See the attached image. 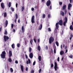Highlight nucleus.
Returning a JSON list of instances; mask_svg holds the SVG:
<instances>
[{
	"label": "nucleus",
	"instance_id": "obj_1",
	"mask_svg": "<svg viewBox=\"0 0 73 73\" xmlns=\"http://www.w3.org/2000/svg\"><path fill=\"white\" fill-rule=\"evenodd\" d=\"M58 24L60 25H63V21H62V20H60L59 21V22L57 23L56 24V29L57 30L58 29Z\"/></svg>",
	"mask_w": 73,
	"mask_h": 73
},
{
	"label": "nucleus",
	"instance_id": "obj_2",
	"mask_svg": "<svg viewBox=\"0 0 73 73\" xmlns=\"http://www.w3.org/2000/svg\"><path fill=\"white\" fill-rule=\"evenodd\" d=\"M5 54H6V52L5 51H3L2 52V54H1V56L2 58L4 59L5 58Z\"/></svg>",
	"mask_w": 73,
	"mask_h": 73
},
{
	"label": "nucleus",
	"instance_id": "obj_3",
	"mask_svg": "<svg viewBox=\"0 0 73 73\" xmlns=\"http://www.w3.org/2000/svg\"><path fill=\"white\" fill-rule=\"evenodd\" d=\"M54 41V38L53 37H51L50 38L49 40V44H52V43Z\"/></svg>",
	"mask_w": 73,
	"mask_h": 73
},
{
	"label": "nucleus",
	"instance_id": "obj_4",
	"mask_svg": "<svg viewBox=\"0 0 73 73\" xmlns=\"http://www.w3.org/2000/svg\"><path fill=\"white\" fill-rule=\"evenodd\" d=\"M54 69L56 71L57 69L58 70L59 69L58 67H57V64L56 62H54Z\"/></svg>",
	"mask_w": 73,
	"mask_h": 73
},
{
	"label": "nucleus",
	"instance_id": "obj_5",
	"mask_svg": "<svg viewBox=\"0 0 73 73\" xmlns=\"http://www.w3.org/2000/svg\"><path fill=\"white\" fill-rule=\"evenodd\" d=\"M68 21V18L67 17H65V21H64L63 22V25L64 26H65L66 25V23H67Z\"/></svg>",
	"mask_w": 73,
	"mask_h": 73
},
{
	"label": "nucleus",
	"instance_id": "obj_6",
	"mask_svg": "<svg viewBox=\"0 0 73 73\" xmlns=\"http://www.w3.org/2000/svg\"><path fill=\"white\" fill-rule=\"evenodd\" d=\"M50 0H48L47 1L46 3V5L47 7L50 6V5L51 4V2L50 1Z\"/></svg>",
	"mask_w": 73,
	"mask_h": 73
},
{
	"label": "nucleus",
	"instance_id": "obj_7",
	"mask_svg": "<svg viewBox=\"0 0 73 73\" xmlns=\"http://www.w3.org/2000/svg\"><path fill=\"white\" fill-rule=\"evenodd\" d=\"M4 40L5 42L7 41V40H8L9 39V37L6 36H4Z\"/></svg>",
	"mask_w": 73,
	"mask_h": 73
},
{
	"label": "nucleus",
	"instance_id": "obj_8",
	"mask_svg": "<svg viewBox=\"0 0 73 73\" xmlns=\"http://www.w3.org/2000/svg\"><path fill=\"white\" fill-rule=\"evenodd\" d=\"M31 22L32 23H35V16L33 15L31 18Z\"/></svg>",
	"mask_w": 73,
	"mask_h": 73
},
{
	"label": "nucleus",
	"instance_id": "obj_9",
	"mask_svg": "<svg viewBox=\"0 0 73 73\" xmlns=\"http://www.w3.org/2000/svg\"><path fill=\"white\" fill-rule=\"evenodd\" d=\"M9 57H12V51H9Z\"/></svg>",
	"mask_w": 73,
	"mask_h": 73
},
{
	"label": "nucleus",
	"instance_id": "obj_10",
	"mask_svg": "<svg viewBox=\"0 0 73 73\" xmlns=\"http://www.w3.org/2000/svg\"><path fill=\"white\" fill-rule=\"evenodd\" d=\"M1 7L3 9H4V8H5V6L4 3H1Z\"/></svg>",
	"mask_w": 73,
	"mask_h": 73
},
{
	"label": "nucleus",
	"instance_id": "obj_11",
	"mask_svg": "<svg viewBox=\"0 0 73 73\" xmlns=\"http://www.w3.org/2000/svg\"><path fill=\"white\" fill-rule=\"evenodd\" d=\"M72 7V4L70 3L69 4L68 6V10H70V8Z\"/></svg>",
	"mask_w": 73,
	"mask_h": 73
},
{
	"label": "nucleus",
	"instance_id": "obj_12",
	"mask_svg": "<svg viewBox=\"0 0 73 73\" xmlns=\"http://www.w3.org/2000/svg\"><path fill=\"white\" fill-rule=\"evenodd\" d=\"M21 29L22 33H24L25 32V29L24 28V26H22Z\"/></svg>",
	"mask_w": 73,
	"mask_h": 73
},
{
	"label": "nucleus",
	"instance_id": "obj_13",
	"mask_svg": "<svg viewBox=\"0 0 73 73\" xmlns=\"http://www.w3.org/2000/svg\"><path fill=\"white\" fill-rule=\"evenodd\" d=\"M29 57H30V58H33V53H31L29 55Z\"/></svg>",
	"mask_w": 73,
	"mask_h": 73
},
{
	"label": "nucleus",
	"instance_id": "obj_14",
	"mask_svg": "<svg viewBox=\"0 0 73 73\" xmlns=\"http://www.w3.org/2000/svg\"><path fill=\"white\" fill-rule=\"evenodd\" d=\"M66 5H63L62 7L63 10H65V9H66Z\"/></svg>",
	"mask_w": 73,
	"mask_h": 73
},
{
	"label": "nucleus",
	"instance_id": "obj_15",
	"mask_svg": "<svg viewBox=\"0 0 73 73\" xmlns=\"http://www.w3.org/2000/svg\"><path fill=\"white\" fill-rule=\"evenodd\" d=\"M26 63L27 64H31V60L30 59H28V61H27Z\"/></svg>",
	"mask_w": 73,
	"mask_h": 73
},
{
	"label": "nucleus",
	"instance_id": "obj_16",
	"mask_svg": "<svg viewBox=\"0 0 73 73\" xmlns=\"http://www.w3.org/2000/svg\"><path fill=\"white\" fill-rule=\"evenodd\" d=\"M8 24V21L6 20L5 21V27H7Z\"/></svg>",
	"mask_w": 73,
	"mask_h": 73
},
{
	"label": "nucleus",
	"instance_id": "obj_17",
	"mask_svg": "<svg viewBox=\"0 0 73 73\" xmlns=\"http://www.w3.org/2000/svg\"><path fill=\"white\" fill-rule=\"evenodd\" d=\"M42 24H40V26H39V28H38L39 30H41V29H42Z\"/></svg>",
	"mask_w": 73,
	"mask_h": 73
},
{
	"label": "nucleus",
	"instance_id": "obj_18",
	"mask_svg": "<svg viewBox=\"0 0 73 73\" xmlns=\"http://www.w3.org/2000/svg\"><path fill=\"white\" fill-rule=\"evenodd\" d=\"M21 70L22 72H24V67H23V65L21 66Z\"/></svg>",
	"mask_w": 73,
	"mask_h": 73
},
{
	"label": "nucleus",
	"instance_id": "obj_19",
	"mask_svg": "<svg viewBox=\"0 0 73 73\" xmlns=\"http://www.w3.org/2000/svg\"><path fill=\"white\" fill-rule=\"evenodd\" d=\"M60 13L61 15H62L63 16H64V12L61 11Z\"/></svg>",
	"mask_w": 73,
	"mask_h": 73
},
{
	"label": "nucleus",
	"instance_id": "obj_20",
	"mask_svg": "<svg viewBox=\"0 0 73 73\" xmlns=\"http://www.w3.org/2000/svg\"><path fill=\"white\" fill-rule=\"evenodd\" d=\"M37 50L39 51H41V47L40 46H38L37 47Z\"/></svg>",
	"mask_w": 73,
	"mask_h": 73
},
{
	"label": "nucleus",
	"instance_id": "obj_21",
	"mask_svg": "<svg viewBox=\"0 0 73 73\" xmlns=\"http://www.w3.org/2000/svg\"><path fill=\"white\" fill-rule=\"evenodd\" d=\"M60 55H62V54H64V52L63 51H61L60 52Z\"/></svg>",
	"mask_w": 73,
	"mask_h": 73
},
{
	"label": "nucleus",
	"instance_id": "obj_22",
	"mask_svg": "<svg viewBox=\"0 0 73 73\" xmlns=\"http://www.w3.org/2000/svg\"><path fill=\"white\" fill-rule=\"evenodd\" d=\"M70 30H73V26L72 25H70Z\"/></svg>",
	"mask_w": 73,
	"mask_h": 73
},
{
	"label": "nucleus",
	"instance_id": "obj_23",
	"mask_svg": "<svg viewBox=\"0 0 73 73\" xmlns=\"http://www.w3.org/2000/svg\"><path fill=\"white\" fill-rule=\"evenodd\" d=\"M4 17H6L7 16V13L6 12H5L4 13Z\"/></svg>",
	"mask_w": 73,
	"mask_h": 73
},
{
	"label": "nucleus",
	"instance_id": "obj_24",
	"mask_svg": "<svg viewBox=\"0 0 73 73\" xmlns=\"http://www.w3.org/2000/svg\"><path fill=\"white\" fill-rule=\"evenodd\" d=\"M25 9V7L24 6H23V7H21V11L22 12H23L24 11V9Z\"/></svg>",
	"mask_w": 73,
	"mask_h": 73
},
{
	"label": "nucleus",
	"instance_id": "obj_25",
	"mask_svg": "<svg viewBox=\"0 0 73 73\" xmlns=\"http://www.w3.org/2000/svg\"><path fill=\"white\" fill-rule=\"evenodd\" d=\"M38 59L39 61H41V56H39L38 57Z\"/></svg>",
	"mask_w": 73,
	"mask_h": 73
},
{
	"label": "nucleus",
	"instance_id": "obj_26",
	"mask_svg": "<svg viewBox=\"0 0 73 73\" xmlns=\"http://www.w3.org/2000/svg\"><path fill=\"white\" fill-rule=\"evenodd\" d=\"M13 49L15 48V44H13L11 45Z\"/></svg>",
	"mask_w": 73,
	"mask_h": 73
},
{
	"label": "nucleus",
	"instance_id": "obj_27",
	"mask_svg": "<svg viewBox=\"0 0 73 73\" xmlns=\"http://www.w3.org/2000/svg\"><path fill=\"white\" fill-rule=\"evenodd\" d=\"M33 42V39L30 40V43L31 45H32V43Z\"/></svg>",
	"mask_w": 73,
	"mask_h": 73
},
{
	"label": "nucleus",
	"instance_id": "obj_28",
	"mask_svg": "<svg viewBox=\"0 0 73 73\" xmlns=\"http://www.w3.org/2000/svg\"><path fill=\"white\" fill-rule=\"evenodd\" d=\"M55 44L57 46H59V43H58V42H56Z\"/></svg>",
	"mask_w": 73,
	"mask_h": 73
},
{
	"label": "nucleus",
	"instance_id": "obj_29",
	"mask_svg": "<svg viewBox=\"0 0 73 73\" xmlns=\"http://www.w3.org/2000/svg\"><path fill=\"white\" fill-rule=\"evenodd\" d=\"M8 61L10 62H12V59L11 58H9L8 59Z\"/></svg>",
	"mask_w": 73,
	"mask_h": 73
},
{
	"label": "nucleus",
	"instance_id": "obj_30",
	"mask_svg": "<svg viewBox=\"0 0 73 73\" xmlns=\"http://www.w3.org/2000/svg\"><path fill=\"white\" fill-rule=\"evenodd\" d=\"M29 51L30 53H31L32 51V48L31 47H29Z\"/></svg>",
	"mask_w": 73,
	"mask_h": 73
},
{
	"label": "nucleus",
	"instance_id": "obj_31",
	"mask_svg": "<svg viewBox=\"0 0 73 73\" xmlns=\"http://www.w3.org/2000/svg\"><path fill=\"white\" fill-rule=\"evenodd\" d=\"M9 8H10V7H11V2H9Z\"/></svg>",
	"mask_w": 73,
	"mask_h": 73
},
{
	"label": "nucleus",
	"instance_id": "obj_32",
	"mask_svg": "<svg viewBox=\"0 0 73 73\" xmlns=\"http://www.w3.org/2000/svg\"><path fill=\"white\" fill-rule=\"evenodd\" d=\"M17 46L18 48H20V44L19 43H18L17 44Z\"/></svg>",
	"mask_w": 73,
	"mask_h": 73
},
{
	"label": "nucleus",
	"instance_id": "obj_33",
	"mask_svg": "<svg viewBox=\"0 0 73 73\" xmlns=\"http://www.w3.org/2000/svg\"><path fill=\"white\" fill-rule=\"evenodd\" d=\"M15 17L16 19H18V15H17V13L16 14Z\"/></svg>",
	"mask_w": 73,
	"mask_h": 73
},
{
	"label": "nucleus",
	"instance_id": "obj_34",
	"mask_svg": "<svg viewBox=\"0 0 73 73\" xmlns=\"http://www.w3.org/2000/svg\"><path fill=\"white\" fill-rule=\"evenodd\" d=\"M48 31L49 32H51L52 31V30H51V29L50 28H49L48 29Z\"/></svg>",
	"mask_w": 73,
	"mask_h": 73
},
{
	"label": "nucleus",
	"instance_id": "obj_35",
	"mask_svg": "<svg viewBox=\"0 0 73 73\" xmlns=\"http://www.w3.org/2000/svg\"><path fill=\"white\" fill-rule=\"evenodd\" d=\"M4 35H7V30H5V32L4 33Z\"/></svg>",
	"mask_w": 73,
	"mask_h": 73
},
{
	"label": "nucleus",
	"instance_id": "obj_36",
	"mask_svg": "<svg viewBox=\"0 0 73 73\" xmlns=\"http://www.w3.org/2000/svg\"><path fill=\"white\" fill-rule=\"evenodd\" d=\"M11 9L12 10L13 12V11H15V9H14V8H13V7L11 8Z\"/></svg>",
	"mask_w": 73,
	"mask_h": 73
},
{
	"label": "nucleus",
	"instance_id": "obj_37",
	"mask_svg": "<svg viewBox=\"0 0 73 73\" xmlns=\"http://www.w3.org/2000/svg\"><path fill=\"white\" fill-rule=\"evenodd\" d=\"M53 66H54V65H53V64H51V66H50L51 68H53Z\"/></svg>",
	"mask_w": 73,
	"mask_h": 73
},
{
	"label": "nucleus",
	"instance_id": "obj_38",
	"mask_svg": "<svg viewBox=\"0 0 73 73\" xmlns=\"http://www.w3.org/2000/svg\"><path fill=\"white\" fill-rule=\"evenodd\" d=\"M41 70H41V68H40L39 70V73H41Z\"/></svg>",
	"mask_w": 73,
	"mask_h": 73
},
{
	"label": "nucleus",
	"instance_id": "obj_39",
	"mask_svg": "<svg viewBox=\"0 0 73 73\" xmlns=\"http://www.w3.org/2000/svg\"><path fill=\"white\" fill-rule=\"evenodd\" d=\"M65 15H66V13H67V10H65L64 11Z\"/></svg>",
	"mask_w": 73,
	"mask_h": 73
},
{
	"label": "nucleus",
	"instance_id": "obj_40",
	"mask_svg": "<svg viewBox=\"0 0 73 73\" xmlns=\"http://www.w3.org/2000/svg\"><path fill=\"white\" fill-rule=\"evenodd\" d=\"M46 16V15L45 14H43V15L42 17L43 18H45Z\"/></svg>",
	"mask_w": 73,
	"mask_h": 73
},
{
	"label": "nucleus",
	"instance_id": "obj_41",
	"mask_svg": "<svg viewBox=\"0 0 73 73\" xmlns=\"http://www.w3.org/2000/svg\"><path fill=\"white\" fill-rule=\"evenodd\" d=\"M10 70L11 72H13V69L12 68H10Z\"/></svg>",
	"mask_w": 73,
	"mask_h": 73
},
{
	"label": "nucleus",
	"instance_id": "obj_42",
	"mask_svg": "<svg viewBox=\"0 0 73 73\" xmlns=\"http://www.w3.org/2000/svg\"><path fill=\"white\" fill-rule=\"evenodd\" d=\"M33 40L36 43V39L35 38H34Z\"/></svg>",
	"mask_w": 73,
	"mask_h": 73
},
{
	"label": "nucleus",
	"instance_id": "obj_43",
	"mask_svg": "<svg viewBox=\"0 0 73 73\" xmlns=\"http://www.w3.org/2000/svg\"><path fill=\"white\" fill-rule=\"evenodd\" d=\"M34 70H33L31 71V73H34Z\"/></svg>",
	"mask_w": 73,
	"mask_h": 73
},
{
	"label": "nucleus",
	"instance_id": "obj_44",
	"mask_svg": "<svg viewBox=\"0 0 73 73\" xmlns=\"http://www.w3.org/2000/svg\"><path fill=\"white\" fill-rule=\"evenodd\" d=\"M57 60H58V62H59V61H60V57H58V58Z\"/></svg>",
	"mask_w": 73,
	"mask_h": 73
},
{
	"label": "nucleus",
	"instance_id": "obj_45",
	"mask_svg": "<svg viewBox=\"0 0 73 73\" xmlns=\"http://www.w3.org/2000/svg\"><path fill=\"white\" fill-rule=\"evenodd\" d=\"M48 18H50V14H49L48 15Z\"/></svg>",
	"mask_w": 73,
	"mask_h": 73
},
{
	"label": "nucleus",
	"instance_id": "obj_46",
	"mask_svg": "<svg viewBox=\"0 0 73 73\" xmlns=\"http://www.w3.org/2000/svg\"><path fill=\"white\" fill-rule=\"evenodd\" d=\"M52 5L50 6V9L51 10H52Z\"/></svg>",
	"mask_w": 73,
	"mask_h": 73
},
{
	"label": "nucleus",
	"instance_id": "obj_47",
	"mask_svg": "<svg viewBox=\"0 0 73 73\" xmlns=\"http://www.w3.org/2000/svg\"><path fill=\"white\" fill-rule=\"evenodd\" d=\"M62 2H59V5H62Z\"/></svg>",
	"mask_w": 73,
	"mask_h": 73
},
{
	"label": "nucleus",
	"instance_id": "obj_48",
	"mask_svg": "<svg viewBox=\"0 0 73 73\" xmlns=\"http://www.w3.org/2000/svg\"><path fill=\"white\" fill-rule=\"evenodd\" d=\"M36 64V61H34L33 64V65H35V64Z\"/></svg>",
	"mask_w": 73,
	"mask_h": 73
},
{
	"label": "nucleus",
	"instance_id": "obj_49",
	"mask_svg": "<svg viewBox=\"0 0 73 73\" xmlns=\"http://www.w3.org/2000/svg\"><path fill=\"white\" fill-rule=\"evenodd\" d=\"M51 51H50V53H53V50H52V48H51Z\"/></svg>",
	"mask_w": 73,
	"mask_h": 73
},
{
	"label": "nucleus",
	"instance_id": "obj_50",
	"mask_svg": "<svg viewBox=\"0 0 73 73\" xmlns=\"http://www.w3.org/2000/svg\"><path fill=\"white\" fill-rule=\"evenodd\" d=\"M54 53H56V49H54Z\"/></svg>",
	"mask_w": 73,
	"mask_h": 73
},
{
	"label": "nucleus",
	"instance_id": "obj_51",
	"mask_svg": "<svg viewBox=\"0 0 73 73\" xmlns=\"http://www.w3.org/2000/svg\"><path fill=\"white\" fill-rule=\"evenodd\" d=\"M73 37V35H71V37L70 38V40H71L72 38V37Z\"/></svg>",
	"mask_w": 73,
	"mask_h": 73
},
{
	"label": "nucleus",
	"instance_id": "obj_52",
	"mask_svg": "<svg viewBox=\"0 0 73 73\" xmlns=\"http://www.w3.org/2000/svg\"><path fill=\"white\" fill-rule=\"evenodd\" d=\"M11 27L12 28H13V24H11Z\"/></svg>",
	"mask_w": 73,
	"mask_h": 73
},
{
	"label": "nucleus",
	"instance_id": "obj_53",
	"mask_svg": "<svg viewBox=\"0 0 73 73\" xmlns=\"http://www.w3.org/2000/svg\"><path fill=\"white\" fill-rule=\"evenodd\" d=\"M26 71H28V67H27L26 68Z\"/></svg>",
	"mask_w": 73,
	"mask_h": 73
},
{
	"label": "nucleus",
	"instance_id": "obj_54",
	"mask_svg": "<svg viewBox=\"0 0 73 73\" xmlns=\"http://www.w3.org/2000/svg\"><path fill=\"white\" fill-rule=\"evenodd\" d=\"M15 63L16 64H18V61L17 60H16L15 61Z\"/></svg>",
	"mask_w": 73,
	"mask_h": 73
},
{
	"label": "nucleus",
	"instance_id": "obj_55",
	"mask_svg": "<svg viewBox=\"0 0 73 73\" xmlns=\"http://www.w3.org/2000/svg\"><path fill=\"white\" fill-rule=\"evenodd\" d=\"M17 5H18V4L17 3H16V8H17Z\"/></svg>",
	"mask_w": 73,
	"mask_h": 73
},
{
	"label": "nucleus",
	"instance_id": "obj_56",
	"mask_svg": "<svg viewBox=\"0 0 73 73\" xmlns=\"http://www.w3.org/2000/svg\"><path fill=\"white\" fill-rule=\"evenodd\" d=\"M25 45H27V42L26 41H25Z\"/></svg>",
	"mask_w": 73,
	"mask_h": 73
},
{
	"label": "nucleus",
	"instance_id": "obj_57",
	"mask_svg": "<svg viewBox=\"0 0 73 73\" xmlns=\"http://www.w3.org/2000/svg\"><path fill=\"white\" fill-rule=\"evenodd\" d=\"M46 48L47 49V50H48V46H46Z\"/></svg>",
	"mask_w": 73,
	"mask_h": 73
},
{
	"label": "nucleus",
	"instance_id": "obj_58",
	"mask_svg": "<svg viewBox=\"0 0 73 73\" xmlns=\"http://www.w3.org/2000/svg\"><path fill=\"white\" fill-rule=\"evenodd\" d=\"M25 56L26 58L27 59L28 58V56H27V54H25Z\"/></svg>",
	"mask_w": 73,
	"mask_h": 73
},
{
	"label": "nucleus",
	"instance_id": "obj_59",
	"mask_svg": "<svg viewBox=\"0 0 73 73\" xmlns=\"http://www.w3.org/2000/svg\"><path fill=\"white\" fill-rule=\"evenodd\" d=\"M36 24H37V25H38V24H39V23L38 21H36Z\"/></svg>",
	"mask_w": 73,
	"mask_h": 73
},
{
	"label": "nucleus",
	"instance_id": "obj_60",
	"mask_svg": "<svg viewBox=\"0 0 73 73\" xmlns=\"http://www.w3.org/2000/svg\"><path fill=\"white\" fill-rule=\"evenodd\" d=\"M1 30H2V27L0 28V32L1 31Z\"/></svg>",
	"mask_w": 73,
	"mask_h": 73
},
{
	"label": "nucleus",
	"instance_id": "obj_61",
	"mask_svg": "<svg viewBox=\"0 0 73 73\" xmlns=\"http://www.w3.org/2000/svg\"><path fill=\"white\" fill-rule=\"evenodd\" d=\"M18 23H20V19H19L18 20Z\"/></svg>",
	"mask_w": 73,
	"mask_h": 73
},
{
	"label": "nucleus",
	"instance_id": "obj_62",
	"mask_svg": "<svg viewBox=\"0 0 73 73\" xmlns=\"http://www.w3.org/2000/svg\"><path fill=\"white\" fill-rule=\"evenodd\" d=\"M31 10H32V11H34V8H32Z\"/></svg>",
	"mask_w": 73,
	"mask_h": 73
},
{
	"label": "nucleus",
	"instance_id": "obj_63",
	"mask_svg": "<svg viewBox=\"0 0 73 73\" xmlns=\"http://www.w3.org/2000/svg\"><path fill=\"white\" fill-rule=\"evenodd\" d=\"M70 58H72V55H70Z\"/></svg>",
	"mask_w": 73,
	"mask_h": 73
},
{
	"label": "nucleus",
	"instance_id": "obj_64",
	"mask_svg": "<svg viewBox=\"0 0 73 73\" xmlns=\"http://www.w3.org/2000/svg\"><path fill=\"white\" fill-rule=\"evenodd\" d=\"M68 52V50L66 49V50L65 53H67Z\"/></svg>",
	"mask_w": 73,
	"mask_h": 73
}]
</instances>
